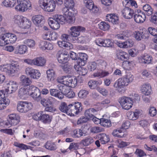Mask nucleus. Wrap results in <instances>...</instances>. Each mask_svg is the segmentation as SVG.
I'll return each mask as SVG.
<instances>
[{"mask_svg": "<svg viewBox=\"0 0 157 157\" xmlns=\"http://www.w3.org/2000/svg\"><path fill=\"white\" fill-rule=\"evenodd\" d=\"M20 68L19 64L17 61H13L9 64L0 66V70L12 76H14L17 73Z\"/></svg>", "mask_w": 157, "mask_h": 157, "instance_id": "obj_1", "label": "nucleus"}, {"mask_svg": "<svg viewBox=\"0 0 157 157\" xmlns=\"http://www.w3.org/2000/svg\"><path fill=\"white\" fill-rule=\"evenodd\" d=\"M133 80L132 75L128 73L124 77L118 79L114 83L113 86L115 88H118L117 90L119 92H122V91L120 90L121 88L127 86L129 83L132 82Z\"/></svg>", "mask_w": 157, "mask_h": 157, "instance_id": "obj_2", "label": "nucleus"}, {"mask_svg": "<svg viewBox=\"0 0 157 157\" xmlns=\"http://www.w3.org/2000/svg\"><path fill=\"white\" fill-rule=\"evenodd\" d=\"M65 18L62 15H55L53 17H50L48 20V23L50 27L54 29H57L60 27V24L64 23Z\"/></svg>", "mask_w": 157, "mask_h": 157, "instance_id": "obj_3", "label": "nucleus"}, {"mask_svg": "<svg viewBox=\"0 0 157 157\" xmlns=\"http://www.w3.org/2000/svg\"><path fill=\"white\" fill-rule=\"evenodd\" d=\"M39 2L40 6L45 11L52 12L55 9L56 3L53 0H39Z\"/></svg>", "mask_w": 157, "mask_h": 157, "instance_id": "obj_4", "label": "nucleus"}, {"mask_svg": "<svg viewBox=\"0 0 157 157\" xmlns=\"http://www.w3.org/2000/svg\"><path fill=\"white\" fill-rule=\"evenodd\" d=\"M57 81L62 84L71 88L75 87L77 83V79L74 76L63 77V78L57 79Z\"/></svg>", "mask_w": 157, "mask_h": 157, "instance_id": "obj_5", "label": "nucleus"}, {"mask_svg": "<svg viewBox=\"0 0 157 157\" xmlns=\"http://www.w3.org/2000/svg\"><path fill=\"white\" fill-rule=\"evenodd\" d=\"M18 5L15 7L17 11L24 12L31 7V4L29 0H17Z\"/></svg>", "mask_w": 157, "mask_h": 157, "instance_id": "obj_6", "label": "nucleus"}, {"mask_svg": "<svg viewBox=\"0 0 157 157\" xmlns=\"http://www.w3.org/2000/svg\"><path fill=\"white\" fill-rule=\"evenodd\" d=\"M119 102L122 108L125 110H128L132 106L133 101L131 98L123 96L119 99Z\"/></svg>", "mask_w": 157, "mask_h": 157, "instance_id": "obj_7", "label": "nucleus"}, {"mask_svg": "<svg viewBox=\"0 0 157 157\" xmlns=\"http://www.w3.org/2000/svg\"><path fill=\"white\" fill-rule=\"evenodd\" d=\"M20 117L19 116L15 113L11 114L9 115L7 122L5 124L9 126L16 125L20 122Z\"/></svg>", "mask_w": 157, "mask_h": 157, "instance_id": "obj_8", "label": "nucleus"}, {"mask_svg": "<svg viewBox=\"0 0 157 157\" xmlns=\"http://www.w3.org/2000/svg\"><path fill=\"white\" fill-rule=\"evenodd\" d=\"M70 115H77L81 112L82 108V103L79 102H75L70 104Z\"/></svg>", "mask_w": 157, "mask_h": 157, "instance_id": "obj_9", "label": "nucleus"}, {"mask_svg": "<svg viewBox=\"0 0 157 157\" xmlns=\"http://www.w3.org/2000/svg\"><path fill=\"white\" fill-rule=\"evenodd\" d=\"M32 106L31 103L25 101H19L17 105V109L19 112L26 113L31 109Z\"/></svg>", "mask_w": 157, "mask_h": 157, "instance_id": "obj_10", "label": "nucleus"}, {"mask_svg": "<svg viewBox=\"0 0 157 157\" xmlns=\"http://www.w3.org/2000/svg\"><path fill=\"white\" fill-rule=\"evenodd\" d=\"M25 72L28 76L34 79H38L41 76V74L38 70L32 67H27L25 69Z\"/></svg>", "mask_w": 157, "mask_h": 157, "instance_id": "obj_11", "label": "nucleus"}, {"mask_svg": "<svg viewBox=\"0 0 157 157\" xmlns=\"http://www.w3.org/2000/svg\"><path fill=\"white\" fill-rule=\"evenodd\" d=\"M88 57L87 55L85 53H80L78 54V61H77L78 65H75L74 66V68L76 69V68L84 66L86 62Z\"/></svg>", "mask_w": 157, "mask_h": 157, "instance_id": "obj_12", "label": "nucleus"}, {"mask_svg": "<svg viewBox=\"0 0 157 157\" xmlns=\"http://www.w3.org/2000/svg\"><path fill=\"white\" fill-rule=\"evenodd\" d=\"M5 91L8 94H10L15 92L17 89L18 85L14 81H10L7 83Z\"/></svg>", "mask_w": 157, "mask_h": 157, "instance_id": "obj_13", "label": "nucleus"}, {"mask_svg": "<svg viewBox=\"0 0 157 157\" xmlns=\"http://www.w3.org/2000/svg\"><path fill=\"white\" fill-rule=\"evenodd\" d=\"M142 11L137 10V11H135L133 15L134 21L138 23H142L145 20L146 16L145 14L141 13Z\"/></svg>", "mask_w": 157, "mask_h": 157, "instance_id": "obj_14", "label": "nucleus"}, {"mask_svg": "<svg viewBox=\"0 0 157 157\" xmlns=\"http://www.w3.org/2000/svg\"><path fill=\"white\" fill-rule=\"evenodd\" d=\"M29 95L37 101H39L41 99V91L39 88L36 86L32 87Z\"/></svg>", "mask_w": 157, "mask_h": 157, "instance_id": "obj_15", "label": "nucleus"}, {"mask_svg": "<svg viewBox=\"0 0 157 157\" xmlns=\"http://www.w3.org/2000/svg\"><path fill=\"white\" fill-rule=\"evenodd\" d=\"M85 28L80 26H72L70 28V34L72 36L76 37L80 34L81 32L84 31Z\"/></svg>", "mask_w": 157, "mask_h": 157, "instance_id": "obj_16", "label": "nucleus"}, {"mask_svg": "<svg viewBox=\"0 0 157 157\" xmlns=\"http://www.w3.org/2000/svg\"><path fill=\"white\" fill-rule=\"evenodd\" d=\"M135 34V39L138 40H140L142 39H146L148 38L147 32L145 29H140L139 31L136 32Z\"/></svg>", "mask_w": 157, "mask_h": 157, "instance_id": "obj_17", "label": "nucleus"}, {"mask_svg": "<svg viewBox=\"0 0 157 157\" xmlns=\"http://www.w3.org/2000/svg\"><path fill=\"white\" fill-rule=\"evenodd\" d=\"M33 22L37 26L42 27L44 23V17L40 15H35L32 17Z\"/></svg>", "mask_w": 157, "mask_h": 157, "instance_id": "obj_18", "label": "nucleus"}, {"mask_svg": "<svg viewBox=\"0 0 157 157\" xmlns=\"http://www.w3.org/2000/svg\"><path fill=\"white\" fill-rule=\"evenodd\" d=\"M59 62L62 64L67 63L69 59V55L64 53L59 52L57 54Z\"/></svg>", "mask_w": 157, "mask_h": 157, "instance_id": "obj_19", "label": "nucleus"}, {"mask_svg": "<svg viewBox=\"0 0 157 157\" xmlns=\"http://www.w3.org/2000/svg\"><path fill=\"white\" fill-rule=\"evenodd\" d=\"M135 12L133 10L128 7H125L122 11L123 17L126 19H130L132 18Z\"/></svg>", "mask_w": 157, "mask_h": 157, "instance_id": "obj_20", "label": "nucleus"}, {"mask_svg": "<svg viewBox=\"0 0 157 157\" xmlns=\"http://www.w3.org/2000/svg\"><path fill=\"white\" fill-rule=\"evenodd\" d=\"M140 90L141 92L145 95H150L152 92L151 86L148 83H146L142 85Z\"/></svg>", "mask_w": 157, "mask_h": 157, "instance_id": "obj_21", "label": "nucleus"}, {"mask_svg": "<svg viewBox=\"0 0 157 157\" xmlns=\"http://www.w3.org/2000/svg\"><path fill=\"white\" fill-rule=\"evenodd\" d=\"M63 84H59L57 86L60 91L59 96L60 99H62L64 97V95H65L70 89L67 86L63 85Z\"/></svg>", "mask_w": 157, "mask_h": 157, "instance_id": "obj_22", "label": "nucleus"}, {"mask_svg": "<svg viewBox=\"0 0 157 157\" xmlns=\"http://www.w3.org/2000/svg\"><path fill=\"white\" fill-rule=\"evenodd\" d=\"M85 1L86 6L90 10L92 11V12L94 13H97L98 11V8L97 6H94L93 2L92 0H87Z\"/></svg>", "mask_w": 157, "mask_h": 157, "instance_id": "obj_23", "label": "nucleus"}, {"mask_svg": "<svg viewBox=\"0 0 157 157\" xmlns=\"http://www.w3.org/2000/svg\"><path fill=\"white\" fill-rule=\"evenodd\" d=\"M59 109L61 112L65 113L68 115H70V105H67L65 102H62L61 103Z\"/></svg>", "mask_w": 157, "mask_h": 157, "instance_id": "obj_24", "label": "nucleus"}, {"mask_svg": "<svg viewBox=\"0 0 157 157\" xmlns=\"http://www.w3.org/2000/svg\"><path fill=\"white\" fill-rule=\"evenodd\" d=\"M30 89H28L25 86L21 88L19 90L18 95L21 98H24L26 95H29Z\"/></svg>", "mask_w": 157, "mask_h": 157, "instance_id": "obj_25", "label": "nucleus"}, {"mask_svg": "<svg viewBox=\"0 0 157 157\" xmlns=\"http://www.w3.org/2000/svg\"><path fill=\"white\" fill-rule=\"evenodd\" d=\"M46 59L43 57H39L34 59V65L42 67L45 64Z\"/></svg>", "mask_w": 157, "mask_h": 157, "instance_id": "obj_26", "label": "nucleus"}, {"mask_svg": "<svg viewBox=\"0 0 157 157\" xmlns=\"http://www.w3.org/2000/svg\"><path fill=\"white\" fill-rule=\"evenodd\" d=\"M97 111L94 108H90L86 110L85 112V115L90 119L95 117L94 115L96 114Z\"/></svg>", "mask_w": 157, "mask_h": 157, "instance_id": "obj_27", "label": "nucleus"}, {"mask_svg": "<svg viewBox=\"0 0 157 157\" xmlns=\"http://www.w3.org/2000/svg\"><path fill=\"white\" fill-rule=\"evenodd\" d=\"M27 51V47L25 45H19L17 49L14 51V53L16 54H25Z\"/></svg>", "mask_w": 157, "mask_h": 157, "instance_id": "obj_28", "label": "nucleus"}, {"mask_svg": "<svg viewBox=\"0 0 157 157\" xmlns=\"http://www.w3.org/2000/svg\"><path fill=\"white\" fill-rule=\"evenodd\" d=\"M8 37L5 35L6 37V44H9L10 43H13L15 42L17 40V37L16 36L13 34L8 33L7 34Z\"/></svg>", "mask_w": 157, "mask_h": 157, "instance_id": "obj_29", "label": "nucleus"}, {"mask_svg": "<svg viewBox=\"0 0 157 157\" xmlns=\"http://www.w3.org/2000/svg\"><path fill=\"white\" fill-rule=\"evenodd\" d=\"M118 20L117 16L112 15L111 14H107L106 16V20L111 22L113 24H117Z\"/></svg>", "mask_w": 157, "mask_h": 157, "instance_id": "obj_30", "label": "nucleus"}, {"mask_svg": "<svg viewBox=\"0 0 157 157\" xmlns=\"http://www.w3.org/2000/svg\"><path fill=\"white\" fill-rule=\"evenodd\" d=\"M21 24L20 27L23 29H29L30 27L31 22V21L26 18L24 17Z\"/></svg>", "mask_w": 157, "mask_h": 157, "instance_id": "obj_31", "label": "nucleus"}, {"mask_svg": "<svg viewBox=\"0 0 157 157\" xmlns=\"http://www.w3.org/2000/svg\"><path fill=\"white\" fill-rule=\"evenodd\" d=\"M47 78L48 81H52L55 78V72L53 69H49L46 71Z\"/></svg>", "mask_w": 157, "mask_h": 157, "instance_id": "obj_32", "label": "nucleus"}, {"mask_svg": "<svg viewBox=\"0 0 157 157\" xmlns=\"http://www.w3.org/2000/svg\"><path fill=\"white\" fill-rule=\"evenodd\" d=\"M52 119L51 115L43 113L40 121L44 124L49 123L51 122Z\"/></svg>", "mask_w": 157, "mask_h": 157, "instance_id": "obj_33", "label": "nucleus"}, {"mask_svg": "<svg viewBox=\"0 0 157 157\" xmlns=\"http://www.w3.org/2000/svg\"><path fill=\"white\" fill-rule=\"evenodd\" d=\"M102 82L101 80L95 81L91 80L89 81L88 84L89 87L91 89H95L97 86L102 83Z\"/></svg>", "mask_w": 157, "mask_h": 157, "instance_id": "obj_34", "label": "nucleus"}, {"mask_svg": "<svg viewBox=\"0 0 157 157\" xmlns=\"http://www.w3.org/2000/svg\"><path fill=\"white\" fill-rule=\"evenodd\" d=\"M24 17L21 15H15L13 18V21L15 24L20 27Z\"/></svg>", "mask_w": 157, "mask_h": 157, "instance_id": "obj_35", "label": "nucleus"}, {"mask_svg": "<svg viewBox=\"0 0 157 157\" xmlns=\"http://www.w3.org/2000/svg\"><path fill=\"white\" fill-rule=\"evenodd\" d=\"M99 138L101 143L102 144H105L109 141V136L104 133L101 134Z\"/></svg>", "mask_w": 157, "mask_h": 157, "instance_id": "obj_36", "label": "nucleus"}, {"mask_svg": "<svg viewBox=\"0 0 157 157\" xmlns=\"http://www.w3.org/2000/svg\"><path fill=\"white\" fill-rule=\"evenodd\" d=\"M10 101L8 99H4L0 100V110L4 109L8 105Z\"/></svg>", "mask_w": 157, "mask_h": 157, "instance_id": "obj_37", "label": "nucleus"}, {"mask_svg": "<svg viewBox=\"0 0 157 157\" xmlns=\"http://www.w3.org/2000/svg\"><path fill=\"white\" fill-rule=\"evenodd\" d=\"M127 116L129 119L135 120L138 118V114L136 112L129 111L127 113Z\"/></svg>", "mask_w": 157, "mask_h": 157, "instance_id": "obj_38", "label": "nucleus"}, {"mask_svg": "<svg viewBox=\"0 0 157 157\" xmlns=\"http://www.w3.org/2000/svg\"><path fill=\"white\" fill-rule=\"evenodd\" d=\"M117 57L118 58L121 60H124V61H126V62H128V64L130 65V64H132L133 63V62L132 61H127V57L126 56H127V54H126L125 55L124 54L123 52H120L117 53Z\"/></svg>", "mask_w": 157, "mask_h": 157, "instance_id": "obj_39", "label": "nucleus"}, {"mask_svg": "<svg viewBox=\"0 0 157 157\" xmlns=\"http://www.w3.org/2000/svg\"><path fill=\"white\" fill-rule=\"evenodd\" d=\"M93 141L94 140L92 137L90 136H87L81 141V144L84 146H86L91 144Z\"/></svg>", "mask_w": 157, "mask_h": 157, "instance_id": "obj_40", "label": "nucleus"}, {"mask_svg": "<svg viewBox=\"0 0 157 157\" xmlns=\"http://www.w3.org/2000/svg\"><path fill=\"white\" fill-rule=\"evenodd\" d=\"M20 79L21 82L23 85L28 86L32 82L30 78L25 75L21 76L20 77Z\"/></svg>", "mask_w": 157, "mask_h": 157, "instance_id": "obj_41", "label": "nucleus"}, {"mask_svg": "<svg viewBox=\"0 0 157 157\" xmlns=\"http://www.w3.org/2000/svg\"><path fill=\"white\" fill-rule=\"evenodd\" d=\"M45 147L48 150L51 151H55L57 147L54 143L47 142L45 145Z\"/></svg>", "mask_w": 157, "mask_h": 157, "instance_id": "obj_42", "label": "nucleus"}, {"mask_svg": "<svg viewBox=\"0 0 157 157\" xmlns=\"http://www.w3.org/2000/svg\"><path fill=\"white\" fill-rule=\"evenodd\" d=\"M16 2V0H4L2 3L6 7H13Z\"/></svg>", "mask_w": 157, "mask_h": 157, "instance_id": "obj_43", "label": "nucleus"}, {"mask_svg": "<svg viewBox=\"0 0 157 157\" xmlns=\"http://www.w3.org/2000/svg\"><path fill=\"white\" fill-rule=\"evenodd\" d=\"M143 9L145 12V13L147 15L150 16L153 13V10L149 4H147L144 6Z\"/></svg>", "mask_w": 157, "mask_h": 157, "instance_id": "obj_44", "label": "nucleus"}, {"mask_svg": "<svg viewBox=\"0 0 157 157\" xmlns=\"http://www.w3.org/2000/svg\"><path fill=\"white\" fill-rule=\"evenodd\" d=\"M14 145L17 147L21 148L22 149L25 150L28 149L31 150L33 148V147L30 146L26 145L23 144H20L17 142H14Z\"/></svg>", "mask_w": 157, "mask_h": 157, "instance_id": "obj_45", "label": "nucleus"}, {"mask_svg": "<svg viewBox=\"0 0 157 157\" xmlns=\"http://www.w3.org/2000/svg\"><path fill=\"white\" fill-rule=\"evenodd\" d=\"M152 58L150 55L147 54H144L142 56V61L145 64L150 63L152 60Z\"/></svg>", "mask_w": 157, "mask_h": 157, "instance_id": "obj_46", "label": "nucleus"}, {"mask_svg": "<svg viewBox=\"0 0 157 157\" xmlns=\"http://www.w3.org/2000/svg\"><path fill=\"white\" fill-rule=\"evenodd\" d=\"M122 128H117L113 130L112 133V135L114 136L118 137H122L124 136V134L122 133Z\"/></svg>", "mask_w": 157, "mask_h": 157, "instance_id": "obj_47", "label": "nucleus"}, {"mask_svg": "<svg viewBox=\"0 0 157 157\" xmlns=\"http://www.w3.org/2000/svg\"><path fill=\"white\" fill-rule=\"evenodd\" d=\"M73 133L74 136L75 137H81L82 136L83 134L85 133L82 127L81 129H76L74 130Z\"/></svg>", "mask_w": 157, "mask_h": 157, "instance_id": "obj_48", "label": "nucleus"}, {"mask_svg": "<svg viewBox=\"0 0 157 157\" xmlns=\"http://www.w3.org/2000/svg\"><path fill=\"white\" fill-rule=\"evenodd\" d=\"M99 28L100 29L106 31L109 29L110 27L109 25L105 21H102L98 25Z\"/></svg>", "mask_w": 157, "mask_h": 157, "instance_id": "obj_49", "label": "nucleus"}, {"mask_svg": "<svg viewBox=\"0 0 157 157\" xmlns=\"http://www.w3.org/2000/svg\"><path fill=\"white\" fill-rule=\"evenodd\" d=\"M109 73L107 71H102L101 72H97L95 73L93 75L94 77H99L103 78L105 76L108 75Z\"/></svg>", "mask_w": 157, "mask_h": 157, "instance_id": "obj_50", "label": "nucleus"}, {"mask_svg": "<svg viewBox=\"0 0 157 157\" xmlns=\"http://www.w3.org/2000/svg\"><path fill=\"white\" fill-rule=\"evenodd\" d=\"M23 43L30 48L34 47L35 44V41L31 39L25 40H24Z\"/></svg>", "mask_w": 157, "mask_h": 157, "instance_id": "obj_51", "label": "nucleus"}, {"mask_svg": "<svg viewBox=\"0 0 157 157\" xmlns=\"http://www.w3.org/2000/svg\"><path fill=\"white\" fill-rule=\"evenodd\" d=\"M101 125L105 127H109L111 126V124L109 120L102 118Z\"/></svg>", "mask_w": 157, "mask_h": 157, "instance_id": "obj_52", "label": "nucleus"}, {"mask_svg": "<svg viewBox=\"0 0 157 157\" xmlns=\"http://www.w3.org/2000/svg\"><path fill=\"white\" fill-rule=\"evenodd\" d=\"M64 4L65 6L69 7V8L71 9L74 7L75 5L73 0H65Z\"/></svg>", "mask_w": 157, "mask_h": 157, "instance_id": "obj_53", "label": "nucleus"}, {"mask_svg": "<svg viewBox=\"0 0 157 157\" xmlns=\"http://www.w3.org/2000/svg\"><path fill=\"white\" fill-rule=\"evenodd\" d=\"M51 95L57 97L60 99V91L58 90L55 89H50L49 90Z\"/></svg>", "mask_w": 157, "mask_h": 157, "instance_id": "obj_54", "label": "nucleus"}, {"mask_svg": "<svg viewBox=\"0 0 157 157\" xmlns=\"http://www.w3.org/2000/svg\"><path fill=\"white\" fill-rule=\"evenodd\" d=\"M72 36L70 33L69 34L65 33L62 34L61 36V40L64 42H67L70 41L71 40V37Z\"/></svg>", "mask_w": 157, "mask_h": 157, "instance_id": "obj_55", "label": "nucleus"}, {"mask_svg": "<svg viewBox=\"0 0 157 157\" xmlns=\"http://www.w3.org/2000/svg\"><path fill=\"white\" fill-rule=\"evenodd\" d=\"M104 131L102 128L99 127H94L90 129L91 132L94 133H97Z\"/></svg>", "mask_w": 157, "mask_h": 157, "instance_id": "obj_56", "label": "nucleus"}, {"mask_svg": "<svg viewBox=\"0 0 157 157\" xmlns=\"http://www.w3.org/2000/svg\"><path fill=\"white\" fill-rule=\"evenodd\" d=\"M89 93L88 91L85 90H82L79 91L78 94V95L80 98H84L86 97Z\"/></svg>", "mask_w": 157, "mask_h": 157, "instance_id": "obj_57", "label": "nucleus"}, {"mask_svg": "<svg viewBox=\"0 0 157 157\" xmlns=\"http://www.w3.org/2000/svg\"><path fill=\"white\" fill-rule=\"evenodd\" d=\"M65 64H66L65 65L63 66L62 68L66 73H69L71 71L72 67L69 64L68 62Z\"/></svg>", "mask_w": 157, "mask_h": 157, "instance_id": "obj_58", "label": "nucleus"}, {"mask_svg": "<svg viewBox=\"0 0 157 157\" xmlns=\"http://www.w3.org/2000/svg\"><path fill=\"white\" fill-rule=\"evenodd\" d=\"M147 32L153 36H157V30L152 27H150L148 28Z\"/></svg>", "mask_w": 157, "mask_h": 157, "instance_id": "obj_59", "label": "nucleus"}, {"mask_svg": "<svg viewBox=\"0 0 157 157\" xmlns=\"http://www.w3.org/2000/svg\"><path fill=\"white\" fill-rule=\"evenodd\" d=\"M90 119L87 117H82L77 121V124H79L81 123H85L87 122L88 120Z\"/></svg>", "mask_w": 157, "mask_h": 157, "instance_id": "obj_60", "label": "nucleus"}, {"mask_svg": "<svg viewBox=\"0 0 157 157\" xmlns=\"http://www.w3.org/2000/svg\"><path fill=\"white\" fill-rule=\"evenodd\" d=\"M43 113L40 111L35 114L33 117V119L36 121H40Z\"/></svg>", "mask_w": 157, "mask_h": 157, "instance_id": "obj_61", "label": "nucleus"}, {"mask_svg": "<svg viewBox=\"0 0 157 157\" xmlns=\"http://www.w3.org/2000/svg\"><path fill=\"white\" fill-rule=\"evenodd\" d=\"M104 47H111L113 46V43L112 42L111 40L109 39L104 40Z\"/></svg>", "mask_w": 157, "mask_h": 157, "instance_id": "obj_62", "label": "nucleus"}, {"mask_svg": "<svg viewBox=\"0 0 157 157\" xmlns=\"http://www.w3.org/2000/svg\"><path fill=\"white\" fill-rule=\"evenodd\" d=\"M135 153L139 157H142L144 156H146V154L144 152V151L139 149H137Z\"/></svg>", "mask_w": 157, "mask_h": 157, "instance_id": "obj_63", "label": "nucleus"}, {"mask_svg": "<svg viewBox=\"0 0 157 157\" xmlns=\"http://www.w3.org/2000/svg\"><path fill=\"white\" fill-rule=\"evenodd\" d=\"M74 42L78 43H83L85 41V38L84 36H81L78 38L77 39L75 38L73 39Z\"/></svg>", "mask_w": 157, "mask_h": 157, "instance_id": "obj_64", "label": "nucleus"}]
</instances>
